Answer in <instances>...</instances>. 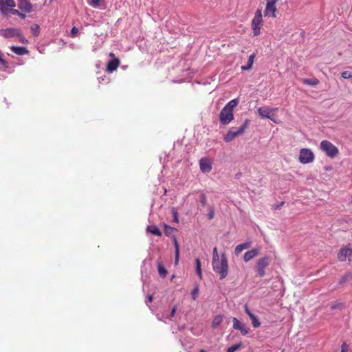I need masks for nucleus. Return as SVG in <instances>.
I'll use <instances>...</instances> for the list:
<instances>
[{"label": "nucleus", "mask_w": 352, "mask_h": 352, "mask_svg": "<svg viewBox=\"0 0 352 352\" xmlns=\"http://www.w3.org/2000/svg\"><path fill=\"white\" fill-rule=\"evenodd\" d=\"M147 231L148 232H151V234L155 235V236H161L162 232L156 226H149L146 228Z\"/></svg>", "instance_id": "24"}, {"label": "nucleus", "mask_w": 352, "mask_h": 352, "mask_svg": "<svg viewBox=\"0 0 352 352\" xmlns=\"http://www.w3.org/2000/svg\"><path fill=\"white\" fill-rule=\"evenodd\" d=\"M18 8L25 13H30L33 10V6L28 0H18Z\"/></svg>", "instance_id": "15"}, {"label": "nucleus", "mask_w": 352, "mask_h": 352, "mask_svg": "<svg viewBox=\"0 0 352 352\" xmlns=\"http://www.w3.org/2000/svg\"><path fill=\"white\" fill-rule=\"evenodd\" d=\"M260 252V249L254 248L251 250L246 252L243 255V260L245 262H248L255 256H256Z\"/></svg>", "instance_id": "19"}, {"label": "nucleus", "mask_w": 352, "mask_h": 352, "mask_svg": "<svg viewBox=\"0 0 352 352\" xmlns=\"http://www.w3.org/2000/svg\"><path fill=\"white\" fill-rule=\"evenodd\" d=\"M302 82L305 85H309L311 86H316L319 83V80L317 78H304L302 79Z\"/></svg>", "instance_id": "25"}, {"label": "nucleus", "mask_w": 352, "mask_h": 352, "mask_svg": "<svg viewBox=\"0 0 352 352\" xmlns=\"http://www.w3.org/2000/svg\"><path fill=\"white\" fill-rule=\"evenodd\" d=\"M199 352H206V351H205V350H204V349H202V350H201Z\"/></svg>", "instance_id": "46"}, {"label": "nucleus", "mask_w": 352, "mask_h": 352, "mask_svg": "<svg viewBox=\"0 0 352 352\" xmlns=\"http://www.w3.org/2000/svg\"><path fill=\"white\" fill-rule=\"evenodd\" d=\"M157 270H158L159 274L161 277H162V278L166 277V276L167 275V270L165 269V267H164V265L162 263H157Z\"/></svg>", "instance_id": "26"}, {"label": "nucleus", "mask_w": 352, "mask_h": 352, "mask_svg": "<svg viewBox=\"0 0 352 352\" xmlns=\"http://www.w3.org/2000/svg\"><path fill=\"white\" fill-rule=\"evenodd\" d=\"M255 54H251L248 60V63L246 65L241 66V69L242 70H250L252 69L254 61Z\"/></svg>", "instance_id": "22"}, {"label": "nucleus", "mask_w": 352, "mask_h": 352, "mask_svg": "<svg viewBox=\"0 0 352 352\" xmlns=\"http://www.w3.org/2000/svg\"><path fill=\"white\" fill-rule=\"evenodd\" d=\"M21 32L19 30L16 28H6L0 30V35L4 38H12L16 36H20Z\"/></svg>", "instance_id": "13"}, {"label": "nucleus", "mask_w": 352, "mask_h": 352, "mask_svg": "<svg viewBox=\"0 0 352 352\" xmlns=\"http://www.w3.org/2000/svg\"><path fill=\"white\" fill-rule=\"evenodd\" d=\"M15 6L14 0H0V10L5 16H8V10L11 8H15Z\"/></svg>", "instance_id": "11"}, {"label": "nucleus", "mask_w": 352, "mask_h": 352, "mask_svg": "<svg viewBox=\"0 0 352 352\" xmlns=\"http://www.w3.org/2000/svg\"><path fill=\"white\" fill-rule=\"evenodd\" d=\"M314 154L309 148H302L300 151L299 162L302 164H309L314 161Z\"/></svg>", "instance_id": "7"}, {"label": "nucleus", "mask_w": 352, "mask_h": 352, "mask_svg": "<svg viewBox=\"0 0 352 352\" xmlns=\"http://www.w3.org/2000/svg\"><path fill=\"white\" fill-rule=\"evenodd\" d=\"M352 256V245L348 244L342 247L338 252L337 257L340 261H345L347 258Z\"/></svg>", "instance_id": "8"}, {"label": "nucleus", "mask_w": 352, "mask_h": 352, "mask_svg": "<svg viewBox=\"0 0 352 352\" xmlns=\"http://www.w3.org/2000/svg\"><path fill=\"white\" fill-rule=\"evenodd\" d=\"M279 0H267L266 7L264 11L265 16H271L273 18L276 16L277 11L276 4Z\"/></svg>", "instance_id": "9"}, {"label": "nucleus", "mask_w": 352, "mask_h": 352, "mask_svg": "<svg viewBox=\"0 0 352 352\" xmlns=\"http://www.w3.org/2000/svg\"><path fill=\"white\" fill-rule=\"evenodd\" d=\"M219 258H221V256H219V255L218 254L217 248L216 247H214L212 250V261L219 259Z\"/></svg>", "instance_id": "33"}, {"label": "nucleus", "mask_w": 352, "mask_h": 352, "mask_svg": "<svg viewBox=\"0 0 352 352\" xmlns=\"http://www.w3.org/2000/svg\"><path fill=\"white\" fill-rule=\"evenodd\" d=\"M251 246V242H247L244 243L239 244L236 246L234 249V253L236 255H239L241 252L245 250L250 248Z\"/></svg>", "instance_id": "21"}, {"label": "nucleus", "mask_w": 352, "mask_h": 352, "mask_svg": "<svg viewBox=\"0 0 352 352\" xmlns=\"http://www.w3.org/2000/svg\"><path fill=\"white\" fill-rule=\"evenodd\" d=\"M177 255L179 254V252L178 251L177 252Z\"/></svg>", "instance_id": "47"}, {"label": "nucleus", "mask_w": 352, "mask_h": 352, "mask_svg": "<svg viewBox=\"0 0 352 352\" xmlns=\"http://www.w3.org/2000/svg\"><path fill=\"white\" fill-rule=\"evenodd\" d=\"M120 64L119 58H114L109 60L107 65V71L108 72H113L117 69Z\"/></svg>", "instance_id": "16"}, {"label": "nucleus", "mask_w": 352, "mask_h": 352, "mask_svg": "<svg viewBox=\"0 0 352 352\" xmlns=\"http://www.w3.org/2000/svg\"><path fill=\"white\" fill-rule=\"evenodd\" d=\"M239 99L234 98L228 102L219 113V120L223 125L228 124L234 119V109L238 105Z\"/></svg>", "instance_id": "1"}, {"label": "nucleus", "mask_w": 352, "mask_h": 352, "mask_svg": "<svg viewBox=\"0 0 352 352\" xmlns=\"http://www.w3.org/2000/svg\"><path fill=\"white\" fill-rule=\"evenodd\" d=\"M249 125L250 120L246 119L243 124L237 129H230L223 138L224 141L226 142H230L233 141L236 137L243 135L245 131L248 128Z\"/></svg>", "instance_id": "3"}, {"label": "nucleus", "mask_w": 352, "mask_h": 352, "mask_svg": "<svg viewBox=\"0 0 352 352\" xmlns=\"http://www.w3.org/2000/svg\"><path fill=\"white\" fill-rule=\"evenodd\" d=\"M245 311L250 318L252 326L254 328L258 327L261 325V322H259L258 318L251 312L247 305L245 306Z\"/></svg>", "instance_id": "18"}, {"label": "nucleus", "mask_w": 352, "mask_h": 352, "mask_svg": "<svg viewBox=\"0 0 352 352\" xmlns=\"http://www.w3.org/2000/svg\"><path fill=\"white\" fill-rule=\"evenodd\" d=\"M270 263V258L269 256H263L256 261V271L260 277H263L265 275V269Z\"/></svg>", "instance_id": "6"}, {"label": "nucleus", "mask_w": 352, "mask_h": 352, "mask_svg": "<svg viewBox=\"0 0 352 352\" xmlns=\"http://www.w3.org/2000/svg\"><path fill=\"white\" fill-rule=\"evenodd\" d=\"M214 210L213 208H211L210 210V212L208 214V217L209 219H212L214 218Z\"/></svg>", "instance_id": "37"}, {"label": "nucleus", "mask_w": 352, "mask_h": 352, "mask_svg": "<svg viewBox=\"0 0 352 352\" xmlns=\"http://www.w3.org/2000/svg\"><path fill=\"white\" fill-rule=\"evenodd\" d=\"M148 300L149 302H152V300H153V296H149L148 297Z\"/></svg>", "instance_id": "44"}, {"label": "nucleus", "mask_w": 352, "mask_h": 352, "mask_svg": "<svg viewBox=\"0 0 352 352\" xmlns=\"http://www.w3.org/2000/svg\"><path fill=\"white\" fill-rule=\"evenodd\" d=\"M18 16L19 17H21V19H24L26 17V13L21 11V12H19V14H18Z\"/></svg>", "instance_id": "40"}, {"label": "nucleus", "mask_w": 352, "mask_h": 352, "mask_svg": "<svg viewBox=\"0 0 352 352\" xmlns=\"http://www.w3.org/2000/svg\"><path fill=\"white\" fill-rule=\"evenodd\" d=\"M285 202L284 201H282L280 202L279 204H277L276 206H273V208L274 209H278L279 208L282 207L283 205H284Z\"/></svg>", "instance_id": "39"}, {"label": "nucleus", "mask_w": 352, "mask_h": 352, "mask_svg": "<svg viewBox=\"0 0 352 352\" xmlns=\"http://www.w3.org/2000/svg\"><path fill=\"white\" fill-rule=\"evenodd\" d=\"M320 148L331 158L336 157L338 154V148L328 140H323L320 142Z\"/></svg>", "instance_id": "5"}, {"label": "nucleus", "mask_w": 352, "mask_h": 352, "mask_svg": "<svg viewBox=\"0 0 352 352\" xmlns=\"http://www.w3.org/2000/svg\"><path fill=\"white\" fill-rule=\"evenodd\" d=\"M223 320V316L222 315H217L216 316L212 322L211 327L212 329H216L222 322Z\"/></svg>", "instance_id": "23"}, {"label": "nucleus", "mask_w": 352, "mask_h": 352, "mask_svg": "<svg viewBox=\"0 0 352 352\" xmlns=\"http://www.w3.org/2000/svg\"><path fill=\"white\" fill-rule=\"evenodd\" d=\"M175 311H176V307H175V306H174V307L172 308L171 313H170V318L174 317Z\"/></svg>", "instance_id": "41"}, {"label": "nucleus", "mask_w": 352, "mask_h": 352, "mask_svg": "<svg viewBox=\"0 0 352 352\" xmlns=\"http://www.w3.org/2000/svg\"><path fill=\"white\" fill-rule=\"evenodd\" d=\"M78 32V29L76 26H74L71 30L70 36L72 37H75Z\"/></svg>", "instance_id": "35"}, {"label": "nucleus", "mask_w": 352, "mask_h": 352, "mask_svg": "<svg viewBox=\"0 0 352 352\" xmlns=\"http://www.w3.org/2000/svg\"><path fill=\"white\" fill-rule=\"evenodd\" d=\"M11 51L17 55H24L28 53V50L24 47L12 46Z\"/></svg>", "instance_id": "20"}, {"label": "nucleus", "mask_w": 352, "mask_h": 352, "mask_svg": "<svg viewBox=\"0 0 352 352\" xmlns=\"http://www.w3.org/2000/svg\"><path fill=\"white\" fill-rule=\"evenodd\" d=\"M109 56L112 58V59L117 58L113 52L109 53Z\"/></svg>", "instance_id": "43"}, {"label": "nucleus", "mask_w": 352, "mask_h": 352, "mask_svg": "<svg viewBox=\"0 0 352 352\" xmlns=\"http://www.w3.org/2000/svg\"><path fill=\"white\" fill-rule=\"evenodd\" d=\"M344 307H345V305H344V302L338 301V302H336L335 303H333L331 306V309H332V310H334V309L341 310V309H344Z\"/></svg>", "instance_id": "27"}, {"label": "nucleus", "mask_w": 352, "mask_h": 352, "mask_svg": "<svg viewBox=\"0 0 352 352\" xmlns=\"http://www.w3.org/2000/svg\"><path fill=\"white\" fill-rule=\"evenodd\" d=\"M342 77L344 79H349L352 77V73L349 71H344L342 72Z\"/></svg>", "instance_id": "32"}, {"label": "nucleus", "mask_w": 352, "mask_h": 352, "mask_svg": "<svg viewBox=\"0 0 352 352\" xmlns=\"http://www.w3.org/2000/svg\"><path fill=\"white\" fill-rule=\"evenodd\" d=\"M35 28L36 30H38L39 28L38 25H35Z\"/></svg>", "instance_id": "45"}, {"label": "nucleus", "mask_w": 352, "mask_h": 352, "mask_svg": "<svg viewBox=\"0 0 352 352\" xmlns=\"http://www.w3.org/2000/svg\"><path fill=\"white\" fill-rule=\"evenodd\" d=\"M175 229L173 227L165 225L164 233L166 236L171 237L173 243L176 248V236L175 235Z\"/></svg>", "instance_id": "17"}, {"label": "nucleus", "mask_w": 352, "mask_h": 352, "mask_svg": "<svg viewBox=\"0 0 352 352\" xmlns=\"http://www.w3.org/2000/svg\"><path fill=\"white\" fill-rule=\"evenodd\" d=\"M278 110V108H272L270 109L269 107L264 106L262 107H259L258 109V113L260 117L261 118H266L271 120H272L274 122L276 123V121L274 120L273 116H272L270 113L272 111H276Z\"/></svg>", "instance_id": "10"}, {"label": "nucleus", "mask_w": 352, "mask_h": 352, "mask_svg": "<svg viewBox=\"0 0 352 352\" xmlns=\"http://www.w3.org/2000/svg\"><path fill=\"white\" fill-rule=\"evenodd\" d=\"M196 272L198 274L199 276L201 278V262L199 258L196 259Z\"/></svg>", "instance_id": "29"}, {"label": "nucleus", "mask_w": 352, "mask_h": 352, "mask_svg": "<svg viewBox=\"0 0 352 352\" xmlns=\"http://www.w3.org/2000/svg\"><path fill=\"white\" fill-rule=\"evenodd\" d=\"M172 215H173V221H176V209H175V208L172 209Z\"/></svg>", "instance_id": "42"}, {"label": "nucleus", "mask_w": 352, "mask_h": 352, "mask_svg": "<svg viewBox=\"0 0 352 352\" xmlns=\"http://www.w3.org/2000/svg\"><path fill=\"white\" fill-rule=\"evenodd\" d=\"M263 23L262 11L261 9H257L251 21L254 36H258L261 34V28L263 25Z\"/></svg>", "instance_id": "4"}, {"label": "nucleus", "mask_w": 352, "mask_h": 352, "mask_svg": "<svg viewBox=\"0 0 352 352\" xmlns=\"http://www.w3.org/2000/svg\"><path fill=\"white\" fill-rule=\"evenodd\" d=\"M232 320L233 329L240 331L242 335H246L249 333V329L236 318H232Z\"/></svg>", "instance_id": "14"}, {"label": "nucleus", "mask_w": 352, "mask_h": 352, "mask_svg": "<svg viewBox=\"0 0 352 352\" xmlns=\"http://www.w3.org/2000/svg\"><path fill=\"white\" fill-rule=\"evenodd\" d=\"M212 161L209 157H205L199 160V167L202 173H206L211 171L212 168Z\"/></svg>", "instance_id": "12"}, {"label": "nucleus", "mask_w": 352, "mask_h": 352, "mask_svg": "<svg viewBox=\"0 0 352 352\" xmlns=\"http://www.w3.org/2000/svg\"><path fill=\"white\" fill-rule=\"evenodd\" d=\"M89 5L94 8H98L100 6V0H91Z\"/></svg>", "instance_id": "34"}, {"label": "nucleus", "mask_w": 352, "mask_h": 352, "mask_svg": "<svg viewBox=\"0 0 352 352\" xmlns=\"http://www.w3.org/2000/svg\"><path fill=\"white\" fill-rule=\"evenodd\" d=\"M347 344L345 342H344L341 346V351L344 350V352H347Z\"/></svg>", "instance_id": "38"}, {"label": "nucleus", "mask_w": 352, "mask_h": 352, "mask_svg": "<svg viewBox=\"0 0 352 352\" xmlns=\"http://www.w3.org/2000/svg\"><path fill=\"white\" fill-rule=\"evenodd\" d=\"M19 12H20L19 10L14 9V8H11L8 10V16H9L10 14L18 16V14H19Z\"/></svg>", "instance_id": "31"}, {"label": "nucleus", "mask_w": 352, "mask_h": 352, "mask_svg": "<svg viewBox=\"0 0 352 352\" xmlns=\"http://www.w3.org/2000/svg\"><path fill=\"white\" fill-rule=\"evenodd\" d=\"M213 270L219 275L221 280L225 278L228 274V264L225 253H222L221 258L212 261Z\"/></svg>", "instance_id": "2"}, {"label": "nucleus", "mask_w": 352, "mask_h": 352, "mask_svg": "<svg viewBox=\"0 0 352 352\" xmlns=\"http://www.w3.org/2000/svg\"><path fill=\"white\" fill-rule=\"evenodd\" d=\"M199 295V287L196 285L191 292L192 298L196 300Z\"/></svg>", "instance_id": "30"}, {"label": "nucleus", "mask_w": 352, "mask_h": 352, "mask_svg": "<svg viewBox=\"0 0 352 352\" xmlns=\"http://www.w3.org/2000/svg\"><path fill=\"white\" fill-rule=\"evenodd\" d=\"M200 202L201 203L203 206H205L206 204V197L204 194H201L200 197Z\"/></svg>", "instance_id": "36"}, {"label": "nucleus", "mask_w": 352, "mask_h": 352, "mask_svg": "<svg viewBox=\"0 0 352 352\" xmlns=\"http://www.w3.org/2000/svg\"><path fill=\"white\" fill-rule=\"evenodd\" d=\"M241 346L242 343L234 344L228 349L227 352H235L237 350H239Z\"/></svg>", "instance_id": "28"}]
</instances>
